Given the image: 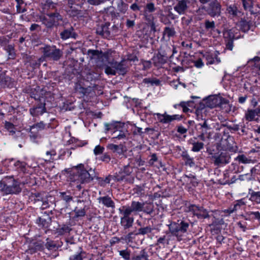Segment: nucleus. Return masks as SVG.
I'll return each mask as SVG.
<instances>
[{"mask_svg":"<svg viewBox=\"0 0 260 260\" xmlns=\"http://www.w3.org/2000/svg\"><path fill=\"white\" fill-rule=\"evenodd\" d=\"M21 191L19 183L11 177L0 181V191L4 195L18 194Z\"/></svg>","mask_w":260,"mask_h":260,"instance_id":"f257e3e1","label":"nucleus"},{"mask_svg":"<svg viewBox=\"0 0 260 260\" xmlns=\"http://www.w3.org/2000/svg\"><path fill=\"white\" fill-rule=\"evenodd\" d=\"M78 180L81 183H87L91 181L96 177V174L94 170L90 169L86 170L84 168V165L79 164L73 169Z\"/></svg>","mask_w":260,"mask_h":260,"instance_id":"f03ea898","label":"nucleus"},{"mask_svg":"<svg viewBox=\"0 0 260 260\" xmlns=\"http://www.w3.org/2000/svg\"><path fill=\"white\" fill-rule=\"evenodd\" d=\"M188 226V223L181 221L180 222L171 223L169 225V229L171 234L176 237L178 241H180L183 234L187 232Z\"/></svg>","mask_w":260,"mask_h":260,"instance_id":"7ed1b4c3","label":"nucleus"},{"mask_svg":"<svg viewBox=\"0 0 260 260\" xmlns=\"http://www.w3.org/2000/svg\"><path fill=\"white\" fill-rule=\"evenodd\" d=\"M45 15L40 17V20L46 27H52L59 24L62 20L60 15L56 12H46Z\"/></svg>","mask_w":260,"mask_h":260,"instance_id":"20e7f679","label":"nucleus"},{"mask_svg":"<svg viewBox=\"0 0 260 260\" xmlns=\"http://www.w3.org/2000/svg\"><path fill=\"white\" fill-rule=\"evenodd\" d=\"M43 55L53 60H58L62 56V52L55 46H46L43 48Z\"/></svg>","mask_w":260,"mask_h":260,"instance_id":"39448f33","label":"nucleus"},{"mask_svg":"<svg viewBox=\"0 0 260 260\" xmlns=\"http://www.w3.org/2000/svg\"><path fill=\"white\" fill-rule=\"evenodd\" d=\"M228 101L216 95H210L204 100L206 107L213 108L222 104H226Z\"/></svg>","mask_w":260,"mask_h":260,"instance_id":"423d86ee","label":"nucleus"},{"mask_svg":"<svg viewBox=\"0 0 260 260\" xmlns=\"http://www.w3.org/2000/svg\"><path fill=\"white\" fill-rule=\"evenodd\" d=\"M119 211L121 215L120 224L123 229L126 230L132 227L134 221V217H131V214L122 208H120Z\"/></svg>","mask_w":260,"mask_h":260,"instance_id":"0eeeda50","label":"nucleus"},{"mask_svg":"<svg viewBox=\"0 0 260 260\" xmlns=\"http://www.w3.org/2000/svg\"><path fill=\"white\" fill-rule=\"evenodd\" d=\"M186 211L191 212L193 215L197 216L199 219H205L209 217L208 211L203 207L190 205L187 207Z\"/></svg>","mask_w":260,"mask_h":260,"instance_id":"6e6552de","label":"nucleus"},{"mask_svg":"<svg viewBox=\"0 0 260 260\" xmlns=\"http://www.w3.org/2000/svg\"><path fill=\"white\" fill-rule=\"evenodd\" d=\"M154 115L156 116L158 121L163 124L169 123L175 120L179 121L182 118V116L179 114L170 115L168 114L166 112L164 114L155 113Z\"/></svg>","mask_w":260,"mask_h":260,"instance_id":"1a4fd4ad","label":"nucleus"},{"mask_svg":"<svg viewBox=\"0 0 260 260\" xmlns=\"http://www.w3.org/2000/svg\"><path fill=\"white\" fill-rule=\"evenodd\" d=\"M230 156L227 152H222L219 154H214L212 156V159L215 165L228 164L230 162Z\"/></svg>","mask_w":260,"mask_h":260,"instance_id":"9d476101","label":"nucleus"},{"mask_svg":"<svg viewBox=\"0 0 260 260\" xmlns=\"http://www.w3.org/2000/svg\"><path fill=\"white\" fill-rule=\"evenodd\" d=\"M207 11L212 17L219 16L220 14L221 5L217 0H214L210 3Z\"/></svg>","mask_w":260,"mask_h":260,"instance_id":"9b49d317","label":"nucleus"},{"mask_svg":"<svg viewBox=\"0 0 260 260\" xmlns=\"http://www.w3.org/2000/svg\"><path fill=\"white\" fill-rule=\"evenodd\" d=\"M144 204L143 202L133 201L131 206H123L122 209L131 214L133 212H142Z\"/></svg>","mask_w":260,"mask_h":260,"instance_id":"f8f14e48","label":"nucleus"},{"mask_svg":"<svg viewBox=\"0 0 260 260\" xmlns=\"http://www.w3.org/2000/svg\"><path fill=\"white\" fill-rule=\"evenodd\" d=\"M88 53L92 54L93 56H98L97 63L98 66L102 67L106 65L108 62V55L106 54L99 53L96 50H89Z\"/></svg>","mask_w":260,"mask_h":260,"instance_id":"ddd939ff","label":"nucleus"},{"mask_svg":"<svg viewBox=\"0 0 260 260\" xmlns=\"http://www.w3.org/2000/svg\"><path fill=\"white\" fill-rule=\"evenodd\" d=\"M45 128V124L43 122H40L30 127V137L35 139L39 137L38 132L43 129Z\"/></svg>","mask_w":260,"mask_h":260,"instance_id":"4468645a","label":"nucleus"},{"mask_svg":"<svg viewBox=\"0 0 260 260\" xmlns=\"http://www.w3.org/2000/svg\"><path fill=\"white\" fill-rule=\"evenodd\" d=\"M51 222V218L50 216L46 213H44L37 220V223L42 228H48Z\"/></svg>","mask_w":260,"mask_h":260,"instance_id":"2eb2a0df","label":"nucleus"},{"mask_svg":"<svg viewBox=\"0 0 260 260\" xmlns=\"http://www.w3.org/2000/svg\"><path fill=\"white\" fill-rule=\"evenodd\" d=\"M109 23H102L99 25L96 28V33L104 38H108L110 36L109 30Z\"/></svg>","mask_w":260,"mask_h":260,"instance_id":"dca6fc26","label":"nucleus"},{"mask_svg":"<svg viewBox=\"0 0 260 260\" xmlns=\"http://www.w3.org/2000/svg\"><path fill=\"white\" fill-rule=\"evenodd\" d=\"M113 68L115 69L120 74L124 75L126 72V60L122 59L120 62L112 63Z\"/></svg>","mask_w":260,"mask_h":260,"instance_id":"f3484780","label":"nucleus"},{"mask_svg":"<svg viewBox=\"0 0 260 260\" xmlns=\"http://www.w3.org/2000/svg\"><path fill=\"white\" fill-rule=\"evenodd\" d=\"M203 57L207 61V64L218 63L220 62V59L217 56V52L215 53H206Z\"/></svg>","mask_w":260,"mask_h":260,"instance_id":"a211bd4d","label":"nucleus"},{"mask_svg":"<svg viewBox=\"0 0 260 260\" xmlns=\"http://www.w3.org/2000/svg\"><path fill=\"white\" fill-rule=\"evenodd\" d=\"M257 116V113L256 109H248L244 115V118L246 120L248 121H258L259 119L256 117Z\"/></svg>","mask_w":260,"mask_h":260,"instance_id":"6ab92c4d","label":"nucleus"},{"mask_svg":"<svg viewBox=\"0 0 260 260\" xmlns=\"http://www.w3.org/2000/svg\"><path fill=\"white\" fill-rule=\"evenodd\" d=\"M174 9L179 14H183L187 9V2L185 0L179 1Z\"/></svg>","mask_w":260,"mask_h":260,"instance_id":"aec40b11","label":"nucleus"},{"mask_svg":"<svg viewBox=\"0 0 260 260\" xmlns=\"http://www.w3.org/2000/svg\"><path fill=\"white\" fill-rule=\"evenodd\" d=\"M45 104L41 103L40 105L36 107L30 109L29 112L30 114L33 116L42 115L46 112Z\"/></svg>","mask_w":260,"mask_h":260,"instance_id":"412c9836","label":"nucleus"},{"mask_svg":"<svg viewBox=\"0 0 260 260\" xmlns=\"http://www.w3.org/2000/svg\"><path fill=\"white\" fill-rule=\"evenodd\" d=\"M98 200H99V203H102L103 205L107 208H114L115 207V204L114 202L109 196L100 197Z\"/></svg>","mask_w":260,"mask_h":260,"instance_id":"4be33fe9","label":"nucleus"},{"mask_svg":"<svg viewBox=\"0 0 260 260\" xmlns=\"http://www.w3.org/2000/svg\"><path fill=\"white\" fill-rule=\"evenodd\" d=\"M193 104L192 101L181 102L179 104L174 105L173 107L175 109H177L179 107L182 108V111L184 113H187L189 111V107H191V105Z\"/></svg>","mask_w":260,"mask_h":260,"instance_id":"5701e85b","label":"nucleus"},{"mask_svg":"<svg viewBox=\"0 0 260 260\" xmlns=\"http://www.w3.org/2000/svg\"><path fill=\"white\" fill-rule=\"evenodd\" d=\"M238 29L237 28H232L230 29H228L223 32V35L225 39H228L229 40H233L235 38L237 39L238 37H236L235 34L237 33Z\"/></svg>","mask_w":260,"mask_h":260,"instance_id":"b1692460","label":"nucleus"},{"mask_svg":"<svg viewBox=\"0 0 260 260\" xmlns=\"http://www.w3.org/2000/svg\"><path fill=\"white\" fill-rule=\"evenodd\" d=\"M73 27L64 29L60 32V37L63 40H67L70 38H75V34L73 31Z\"/></svg>","mask_w":260,"mask_h":260,"instance_id":"393cba45","label":"nucleus"},{"mask_svg":"<svg viewBox=\"0 0 260 260\" xmlns=\"http://www.w3.org/2000/svg\"><path fill=\"white\" fill-rule=\"evenodd\" d=\"M206 112L207 109L205 107V106L203 107H202V106H200V107L198 108V109L196 111L197 119L198 121L205 120V117Z\"/></svg>","mask_w":260,"mask_h":260,"instance_id":"a878e982","label":"nucleus"},{"mask_svg":"<svg viewBox=\"0 0 260 260\" xmlns=\"http://www.w3.org/2000/svg\"><path fill=\"white\" fill-rule=\"evenodd\" d=\"M45 246L47 249L52 251H56L60 246L57 244L56 241L51 240L48 238L46 239V243Z\"/></svg>","mask_w":260,"mask_h":260,"instance_id":"bb28decb","label":"nucleus"},{"mask_svg":"<svg viewBox=\"0 0 260 260\" xmlns=\"http://www.w3.org/2000/svg\"><path fill=\"white\" fill-rule=\"evenodd\" d=\"M249 193L250 194V201L256 204H260V191H254L252 189H249Z\"/></svg>","mask_w":260,"mask_h":260,"instance_id":"cd10ccee","label":"nucleus"},{"mask_svg":"<svg viewBox=\"0 0 260 260\" xmlns=\"http://www.w3.org/2000/svg\"><path fill=\"white\" fill-rule=\"evenodd\" d=\"M144 204L142 211L144 213L151 214L154 211V205L151 202H143Z\"/></svg>","mask_w":260,"mask_h":260,"instance_id":"c85d7f7f","label":"nucleus"},{"mask_svg":"<svg viewBox=\"0 0 260 260\" xmlns=\"http://www.w3.org/2000/svg\"><path fill=\"white\" fill-rule=\"evenodd\" d=\"M108 148L113 152H117L118 154H122L123 152V145L122 144L115 145L110 144L108 145Z\"/></svg>","mask_w":260,"mask_h":260,"instance_id":"c756f323","label":"nucleus"},{"mask_svg":"<svg viewBox=\"0 0 260 260\" xmlns=\"http://www.w3.org/2000/svg\"><path fill=\"white\" fill-rule=\"evenodd\" d=\"M237 25L243 32H246L250 28L249 22L246 20H241Z\"/></svg>","mask_w":260,"mask_h":260,"instance_id":"7c9ffc66","label":"nucleus"},{"mask_svg":"<svg viewBox=\"0 0 260 260\" xmlns=\"http://www.w3.org/2000/svg\"><path fill=\"white\" fill-rule=\"evenodd\" d=\"M226 11L229 15L233 17L237 16L238 13V8L235 4L227 6Z\"/></svg>","mask_w":260,"mask_h":260,"instance_id":"2f4dec72","label":"nucleus"},{"mask_svg":"<svg viewBox=\"0 0 260 260\" xmlns=\"http://www.w3.org/2000/svg\"><path fill=\"white\" fill-rule=\"evenodd\" d=\"M176 32L173 27H166L163 32V38L170 39L175 35Z\"/></svg>","mask_w":260,"mask_h":260,"instance_id":"473e14b6","label":"nucleus"},{"mask_svg":"<svg viewBox=\"0 0 260 260\" xmlns=\"http://www.w3.org/2000/svg\"><path fill=\"white\" fill-rule=\"evenodd\" d=\"M56 4L51 2L50 0H47L43 7L44 13L50 12L49 10H53L56 8Z\"/></svg>","mask_w":260,"mask_h":260,"instance_id":"72a5a7b5","label":"nucleus"},{"mask_svg":"<svg viewBox=\"0 0 260 260\" xmlns=\"http://www.w3.org/2000/svg\"><path fill=\"white\" fill-rule=\"evenodd\" d=\"M153 228L150 226H147L146 227L140 228L138 229L137 233L135 235H145L150 234L152 232Z\"/></svg>","mask_w":260,"mask_h":260,"instance_id":"f704fd0d","label":"nucleus"},{"mask_svg":"<svg viewBox=\"0 0 260 260\" xmlns=\"http://www.w3.org/2000/svg\"><path fill=\"white\" fill-rule=\"evenodd\" d=\"M133 260H149L147 252L145 249L142 250L139 254L133 257Z\"/></svg>","mask_w":260,"mask_h":260,"instance_id":"c9c22d12","label":"nucleus"},{"mask_svg":"<svg viewBox=\"0 0 260 260\" xmlns=\"http://www.w3.org/2000/svg\"><path fill=\"white\" fill-rule=\"evenodd\" d=\"M5 127L9 132L10 135L13 136L15 134L16 128L13 123L8 121H5Z\"/></svg>","mask_w":260,"mask_h":260,"instance_id":"e433bc0d","label":"nucleus"},{"mask_svg":"<svg viewBox=\"0 0 260 260\" xmlns=\"http://www.w3.org/2000/svg\"><path fill=\"white\" fill-rule=\"evenodd\" d=\"M143 83L146 84H150L151 86L156 85L158 86L160 83V81L159 80L157 79L156 78H145L143 80Z\"/></svg>","mask_w":260,"mask_h":260,"instance_id":"4c0bfd02","label":"nucleus"},{"mask_svg":"<svg viewBox=\"0 0 260 260\" xmlns=\"http://www.w3.org/2000/svg\"><path fill=\"white\" fill-rule=\"evenodd\" d=\"M59 194L60 198L65 201L67 204H69L73 200V197L69 192H60Z\"/></svg>","mask_w":260,"mask_h":260,"instance_id":"58836bf2","label":"nucleus"},{"mask_svg":"<svg viewBox=\"0 0 260 260\" xmlns=\"http://www.w3.org/2000/svg\"><path fill=\"white\" fill-rule=\"evenodd\" d=\"M119 123L118 122H113L110 123H106L104 124L106 132L110 130H117L118 128ZM115 131H114L115 132Z\"/></svg>","mask_w":260,"mask_h":260,"instance_id":"ea45409f","label":"nucleus"},{"mask_svg":"<svg viewBox=\"0 0 260 260\" xmlns=\"http://www.w3.org/2000/svg\"><path fill=\"white\" fill-rule=\"evenodd\" d=\"M17 2L16 8L18 13H23L26 11L25 5L22 0H15Z\"/></svg>","mask_w":260,"mask_h":260,"instance_id":"a19ab883","label":"nucleus"},{"mask_svg":"<svg viewBox=\"0 0 260 260\" xmlns=\"http://www.w3.org/2000/svg\"><path fill=\"white\" fill-rule=\"evenodd\" d=\"M71 229L67 225L63 224L60 228L57 229V232L59 235H63L70 232Z\"/></svg>","mask_w":260,"mask_h":260,"instance_id":"79ce46f5","label":"nucleus"},{"mask_svg":"<svg viewBox=\"0 0 260 260\" xmlns=\"http://www.w3.org/2000/svg\"><path fill=\"white\" fill-rule=\"evenodd\" d=\"M193 147L192 148V151L194 152H198L204 148V144L202 142H193L192 143Z\"/></svg>","mask_w":260,"mask_h":260,"instance_id":"37998d69","label":"nucleus"},{"mask_svg":"<svg viewBox=\"0 0 260 260\" xmlns=\"http://www.w3.org/2000/svg\"><path fill=\"white\" fill-rule=\"evenodd\" d=\"M56 151L53 149L47 151L46 152L44 159L45 161H50L51 160L53 159V157L56 155Z\"/></svg>","mask_w":260,"mask_h":260,"instance_id":"c03bdc74","label":"nucleus"},{"mask_svg":"<svg viewBox=\"0 0 260 260\" xmlns=\"http://www.w3.org/2000/svg\"><path fill=\"white\" fill-rule=\"evenodd\" d=\"M128 8V5L124 3L122 1H120L118 4V10L121 13H125Z\"/></svg>","mask_w":260,"mask_h":260,"instance_id":"a18cd8bd","label":"nucleus"},{"mask_svg":"<svg viewBox=\"0 0 260 260\" xmlns=\"http://www.w3.org/2000/svg\"><path fill=\"white\" fill-rule=\"evenodd\" d=\"M74 212L75 213L76 217H83L85 215L86 213L84 208L79 209L77 207L75 208Z\"/></svg>","mask_w":260,"mask_h":260,"instance_id":"49530a36","label":"nucleus"},{"mask_svg":"<svg viewBox=\"0 0 260 260\" xmlns=\"http://www.w3.org/2000/svg\"><path fill=\"white\" fill-rule=\"evenodd\" d=\"M5 50L8 53L10 58H13L15 56L14 48L11 45H9L5 48Z\"/></svg>","mask_w":260,"mask_h":260,"instance_id":"de8ad7c7","label":"nucleus"},{"mask_svg":"<svg viewBox=\"0 0 260 260\" xmlns=\"http://www.w3.org/2000/svg\"><path fill=\"white\" fill-rule=\"evenodd\" d=\"M10 41V38H9L7 36H2L0 37V45L4 47V48L6 47L8 45V43Z\"/></svg>","mask_w":260,"mask_h":260,"instance_id":"09e8293b","label":"nucleus"},{"mask_svg":"<svg viewBox=\"0 0 260 260\" xmlns=\"http://www.w3.org/2000/svg\"><path fill=\"white\" fill-rule=\"evenodd\" d=\"M119 254L125 260L130 259V252L127 250H123L119 251Z\"/></svg>","mask_w":260,"mask_h":260,"instance_id":"8fccbe9b","label":"nucleus"},{"mask_svg":"<svg viewBox=\"0 0 260 260\" xmlns=\"http://www.w3.org/2000/svg\"><path fill=\"white\" fill-rule=\"evenodd\" d=\"M205 26L206 29H215V23L214 21H210L209 20H206L205 23Z\"/></svg>","mask_w":260,"mask_h":260,"instance_id":"3c124183","label":"nucleus"},{"mask_svg":"<svg viewBox=\"0 0 260 260\" xmlns=\"http://www.w3.org/2000/svg\"><path fill=\"white\" fill-rule=\"evenodd\" d=\"M155 8L154 7V4L152 3H148L146 6L145 14H146L147 12L151 13L155 11Z\"/></svg>","mask_w":260,"mask_h":260,"instance_id":"603ef678","label":"nucleus"},{"mask_svg":"<svg viewBox=\"0 0 260 260\" xmlns=\"http://www.w3.org/2000/svg\"><path fill=\"white\" fill-rule=\"evenodd\" d=\"M104 150V148L100 145L95 146L93 150L94 154L96 155H100L103 153Z\"/></svg>","mask_w":260,"mask_h":260,"instance_id":"864d4df0","label":"nucleus"},{"mask_svg":"<svg viewBox=\"0 0 260 260\" xmlns=\"http://www.w3.org/2000/svg\"><path fill=\"white\" fill-rule=\"evenodd\" d=\"M203 123H199V125L201 126L202 128V131H205L206 132L207 130L210 129L211 128L209 124L208 123L207 120H204Z\"/></svg>","mask_w":260,"mask_h":260,"instance_id":"5fc2aeb1","label":"nucleus"},{"mask_svg":"<svg viewBox=\"0 0 260 260\" xmlns=\"http://www.w3.org/2000/svg\"><path fill=\"white\" fill-rule=\"evenodd\" d=\"M237 159L240 162L243 164H248L250 163L251 161L250 159H248L244 155H241L238 156Z\"/></svg>","mask_w":260,"mask_h":260,"instance_id":"6e6d98bb","label":"nucleus"},{"mask_svg":"<svg viewBox=\"0 0 260 260\" xmlns=\"http://www.w3.org/2000/svg\"><path fill=\"white\" fill-rule=\"evenodd\" d=\"M170 238L167 236H164L163 237H160L157 241L158 244H169Z\"/></svg>","mask_w":260,"mask_h":260,"instance_id":"4d7b16f0","label":"nucleus"},{"mask_svg":"<svg viewBox=\"0 0 260 260\" xmlns=\"http://www.w3.org/2000/svg\"><path fill=\"white\" fill-rule=\"evenodd\" d=\"M105 73L107 75H115L116 73V71L114 68H111L109 66H107L105 68Z\"/></svg>","mask_w":260,"mask_h":260,"instance_id":"13d9d810","label":"nucleus"},{"mask_svg":"<svg viewBox=\"0 0 260 260\" xmlns=\"http://www.w3.org/2000/svg\"><path fill=\"white\" fill-rule=\"evenodd\" d=\"M69 260H83L81 252L78 253L70 257Z\"/></svg>","mask_w":260,"mask_h":260,"instance_id":"bf43d9fd","label":"nucleus"},{"mask_svg":"<svg viewBox=\"0 0 260 260\" xmlns=\"http://www.w3.org/2000/svg\"><path fill=\"white\" fill-rule=\"evenodd\" d=\"M125 138H126V135L125 134V133L122 132H120L119 134L117 136L113 137L112 138V140L114 142H115V139H118V140L124 139Z\"/></svg>","mask_w":260,"mask_h":260,"instance_id":"052dcab7","label":"nucleus"},{"mask_svg":"<svg viewBox=\"0 0 260 260\" xmlns=\"http://www.w3.org/2000/svg\"><path fill=\"white\" fill-rule=\"evenodd\" d=\"M133 171V169L131 167H129L128 165L124 166L123 172L124 174L125 175L128 176Z\"/></svg>","mask_w":260,"mask_h":260,"instance_id":"680f3d73","label":"nucleus"},{"mask_svg":"<svg viewBox=\"0 0 260 260\" xmlns=\"http://www.w3.org/2000/svg\"><path fill=\"white\" fill-rule=\"evenodd\" d=\"M193 62L194 66L197 68H201L204 66V62L201 58H199Z\"/></svg>","mask_w":260,"mask_h":260,"instance_id":"e2e57ef3","label":"nucleus"},{"mask_svg":"<svg viewBox=\"0 0 260 260\" xmlns=\"http://www.w3.org/2000/svg\"><path fill=\"white\" fill-rule=\"evenodd\" d=\"M243 6L245 9H247L251 7V0H242Z\"/></svg>","mask_w":260,"mask_h":260,"instance_id":"0e129e2a","label":"nucleus"},{"mask_svg":"<svg viewBox=\"0 0 260 260\" xmlns=\"http://www.w3.org/2000/svg\"><path fill=\"white\" fill-rule=\"evenodd\" d=\"M183 157L185 158L186 160V164H189L191 166L193 164V161L192 159L190 157V156L187 154H185L183 155Z\"/></svg>","mask_w":260,"mask_h":260,"instance_id":"69168bd1","label":"nucleus"},{"mask_svg":"<svg viewBox=\"0 0 260 260\" xmlns=\"http://www.w3.org/2000/svg\"><path fill=\"white\" fill-rule=\"evenodd\" d=\"M133 235V232L129 233L127 235L125 236L124 238L125 240L128 242H132L133 239H134Z\"/></svg>","mask_w":260,"mask_h":260,"instance_id":"338daca9","label":"nucleus"},{"mask_svg":"<svg viewBox=\"0 0 260 260\" xmlns=\"http://www.w3.org/2000/svg\"><path fill=\"white\" fill-rule=\"evenodd\" d=\"M237 210V208L234 205L233 207H231L225 210L224 211V212L230 214L231 213H234V212H235Z\"/></svg>","mask_w":260,"mask_h":260,"instance_id":"774afa93","label":"nucleus"}]
</instances>
